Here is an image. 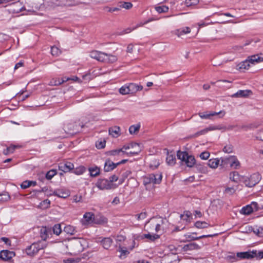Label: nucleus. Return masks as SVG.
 <instances>
[{"label": "nucleus", "instance_id": "1", "mask_svg": "<svg viewBox=\"0 0 263 263\" xmlns=\"http://www.w3.org/2000/svg\"><path fill=\"white\" fill-rule=\"evenodd\" d=\"M163 223V220L157 218L151 219L145 225V231L148 233H158L162 230V225Z\"/></svg>", "mask_w": 263, "mask_h": 263}, {"label": "nucleus", "instance_id": "2", "mask_svg": "<svg viewBox=\"0 0 263 263\" xmlns=\"http://www.w3.org/2000/svg\"><path fill=\"white\" fill-rule=\"evenodd\" d=\"M229 164L233 169H238L240 167V163L235 156H230L226 158H221L220 166L225 167Z\"/></svg>", "mask_w": 263, "mask_h": 263}, {"label": "nucleus", "instance_id": "3", "mask_svg": "<svg viewBox=\"0 0 263 263\" xmlns=\"http://www.w3.org/2000/svg\"><path fill=\"white\" fill-rule=\"evenodd\" d=\"M178 158L185 163L190 167L194 166L195 163V159L194 156L189 155L186 152L178 151L177 154Z\"/></svg>", "mask_w": 263, "mask_h": 263}, {"label": "nucleus", "instance_id": "4", "mask_svg": "<svg viewBox=\"0 0 263 263\" xmlns=\"http://www.w3.org/2000/svg\"><path fill=\"white\" fill-rule=\"evenodd\" d=\"M162 176L161 174H148L143 177V184L145 185L149 184H159L161 182Z\"/></svg>", "mask_w": 263, "mask_h": 263}, {"label": "nucleus", "instance_id": "5", "mask_svg": "<svg viewBox=\"0 0 263 263\" xmlns=\"http://www.w3.org/2000/svg\"><path fill=\"white\" fill-rule=\"evenodd\" d=\"M261 179V176L258 173L252 174L248 180H245V184L248 187H253L257 184Z\"/></svg>", "mask_w": 263, "mask_h": 263}, {"label": "nucleus", "instance_id": "6", "mask_svg": "<svg viewBox=\"0 0 263 263\" xmlns=\"http://www.w3.org/2000/svg\"><path fill=\"white\" fill-rule=\"evenodd\" d=\"M134 147H138V149L136 151H130L128 152H125L124 153V154H126L127 156H133L138 155L141 152V148L140 145L138 143H132L129 145H125L121 149H123V151H124V149L127 150Z\"/></svg>", "mask_w": 263, "mask_h": 263}, {"label": "nucleus", "instance_id": "7", "mask_svg": "<svg viewBox=\"0 0 263 263\" xmlns=\"http://www.w3.org/2000/svg\"><path fill=\"white\" fill-rule=\"evenodd\" d=\"M96 186L101 190H109L112 188V184L106 179H100L96 183Z\"/></svg>", "mask_w": 263, "mask_h": 263}, {"label": "nucleus", "instance_id": "8", "mask_svg": "<svg viewBox=\"0 0 263 263\" xmlns=\"http://www.w3.org/2000/svg\"><path fill=\"white\" fill-rule=\"evenodd\" d=\"M179 247L181 248L180 250L182 252H189L195 250H198L200 249V247L195 242H191L183 246H180Z\"/></svg>", "mask_w": 263, "mask_h": 263}, {"label": "nucleus", "instance_id": "9", "mask_svg": "<svg viewBox=\"0 0 263 263\" xmlns=\"http://www.w3.org/2000/svg\"><path fill=\"white\" fill-rule=\"evenodd\" d=\"M59 168L60 171L67 173L74 168V165L70 162H61L59 164Z\"/></svg>", "mask_w": 263, "mask_h": 263}, {"label": "nucleus", "instance_id": "10", "mask_svg": "<svg viewBox=\"0 0 263 263\" xmlns=\"http://www.w3.org/2000/svg\"><path fill=\"white\" fill-rule=\"evenodd\" d=\"M105 53L98 51L97 50L92 51L89 53V56L90 58L96 59L100 62H103L104 55Z\"/></svg>", "mask_w": 263, "mask_h": 263}, {"label": "nucleus", "instance_id": "11", "mask_svg": "<svg viewBox=\"0 0 263 263\" xmlns=\"http://www.w3.org/2000/svg\"><path fill=\"white\" fill-rule=\"evenodd\" d=\"M14 255L13 252L8 250H3L0 252V258L4 260H10Z\"/></svg>", "mask_w": 263, "mask_h": 263}, {"label": "nucleus", "instance_id": "12", "mask_svg": "<svg viewBox=\"0 0 263 263\" xmlns=\"http://www.w3.org/2000/svg\"><path fill=\"white\" fill-rule=\"evenodd\" d=\"M220 115V117H222L225 115V112L224 111H220L219 112H211L210 113H199V116L202 119H210L211 117L215 115Z\"/></svg>", "mask_w": 263, "mask_h": 263}, {"label": "nucleus", "instance_id": "13", "mask_svg": "<svg viewBox=\"0 0 263 263\" xmlns=\"http://www.w3.org/2000/svg\"><path fill=\"white\" fill-rule=\"evenodd\" d=\"M252 93L251 90H239L235 93L233 94L232 97L235 98H246Z\"/></svg>", "mask_w": 263, "mask_h": 263}, {"label": "nucleus", "instance_id": "14", "mask_svg": "<svg viewBox=\"0 0 263 263\" xmlns=\"http://www.w3.org/2000/svg\"><path fill=\"white\" fill-rule=\"evenodd\" d=\"M127 85L130 93H135L143 89L142 86L136 83H129Z\"/></svg>", "mask_w": 263, "mask_h": 263}, {"label": "nucleus", "instance_id": "15", "mask_svg": "<svg viewBox=\"0 0 263 263\" xmlns=\"http://www.w3.org/2000/svg\"><path fill=\"white\" fill-rule=\"evenodd\" d=\"M250 63L254 64L263 61V54H256L248 57Z\"/></svg>", "mask_w": 263, "mask_h": 263}, {"label": "nucleus", "instance_id": "16", "mask_svg": "<svg viewBox=\"0 0 263 263\" xmlns=\"http://www.w3.org/2000/svg\"><path fill=\"white\" fill-rule=\"evenodd\" d=\"M254 254V253L251 251L238 252L237 253V257L240 259H251L253 258Z\"/></svg>", "mask_w": 263, "mask_h": 263}, {"label": "nucleus", "instance_id": "17", "mask_svg": "<svg viewBox=\"0 0 263 263\" xmlns=\"http://www.w3.org/2000/svg\"><path fill=\"white\" fill-rule=\"evenodd\" d=\"M26 252L28 255L32 256L35 254H36L39 252V250L37 248L36 245H35V243H33L31 245L26 248Z\"/></svg>", "mask_w": 263, "mask_h": 263}, {"label": "nucleus", "instance_id": "18", "mask_svg": "<svg viewBox=\"0 0 263 263\" xmlns=\"http://www.w3.org/2000/svg\"><path fill=\"white\" fill-rule=\"evenodd\" d=\"M53 195L63 198H66L69 196L70 193L67 190H58L54 192Z\"/></svg>", "mask_w": 263, "mask_h": 263}, {"label": "nucleus", "instance_id": "19", "mask_svg": "<svg viewBox=\"0 0 263 263\" xmlns=\"http://www.w3.org/2000/svg\"><path fill=\"white\" fill-rule=\"evenodd\" d=\"M109 134L114 138H117L120 135V128L119 126H114L109 128Z\"/></svg>", "mask_w": 263, "mask_h": 263}, {"label": "nucleus", "instance_id": "20", "mask_svg": "<svg viewBox=\"0 0 263 263\" xmlns=\"http://www.w3.org/2000/svg\"><path fill=\"white\" fill-rule=\"evenodd\" d=\"M117 166V163H114L111 161L108 160L106 161L104 170L105 172H109L112 170H113L114 168H115Z\"/></svg>", "mask_w": 263, "mask_h": 263}, {"label": "nucleus", "instance_id": "21", "mask_svg": "<svg viewBox=\"0 0 263 263\" xmlns=\"http://www.w3.org/2000/svg\"><path fill=\"white\" fill-rule=\"evenodd\" d=\"M221 164V158L220 159L218 158L211 159L208 162V165L211 168H216L218 165L220 166Z\"/></svg>", "mask_w": 263, "mask_h": 263}, {"label": "nucleus", "instance_id": "22", "mask_svg": "<svg viewBox=\"0 0 263 263\" xmlns=\"http://www.w3.org/2000/svg\"><path fill=\"white\" fill-rule=\"evenodd\" d=\"M104 59L103 62H107V63H114L117 61L118 58L116 55H112L110 54H104Z\"/></svg>", "mask_w": 263, "mask_h": 263}, {"label": "nucleus", "instance_id": "23", "mask_svg": "<svg viewBox=\"0 0 263 263\" xmlns=\"http://www.w3.org/2000/svg\"><path fill=\"white\" fill-rule=\"evenodd\" d=\"M125 151L123 149H117L109 151L106 153L107 156H123L124 155Z\"/></svg>", "mask_w": 263, "mask_h": 263}, {"label": "nucleus", "instance_id": "24", "mask_svg": "<svg viewBox=\"0 0 263 263\" xmlns=\"http://www.w3.org/2000/svg\"><path fill=\"white\" fill-rule=\"evenodd\" d=\"M216 235V234H213V235H203L202 236H200L199 237H194L193 236L192 234H187L184 235V237L187 239L189 240H198L201 238H206V237H211Z\"/></svg>", "mask_w": 263, "mask_h": 263}, {"label": "nucleus", "instance_id": "25", "mask_svg": "<svg viewBox=\"0 0 263 263\" xmlns=\"http://www.w3.org/2000/svg\"><path fill=\"white\" fill-rule=\"evenodd\" d=\"M54 5L55 6H70L74 5V3L69 1L68 0H60L56 1L55 2H53Z\"/></svg>", "mask_w": 263, "mask_h": 263}, {"label": "nucleus", "instance_id": "26", "mask_svg": "<svg viewBox=\"0 0 263 263\" xmlns=\"http://www.w3.org/2000/svg\"><path fill=\"white\" fill-rule=\"evenodd\" d=\"M83 218L87 223H91L95 221L94 214L90 212L85 213Z\"/></svg>", "mask_w": 263, "mask_h": 263}, {"label": "nucleus", "instance_id": "27", "mask_svg": "<svg viewBox=\"0 0 263 263\" xmlns=\"http://www.w3.org/2000/svg\"><path fill=\"white\" fill-rule=\"evenodd\" d=\"M249 60L247 59L246 60L240 62L237 65V69L240 70L248 69L250 67Z\"/></svg>", "mask_w": 263, "mask_h": 263}, {"label": "nucleus", "instance_id": "28", "mask_svg": "<svg viewBox=\"0 0 263 263\" xmlns=\"http://www.w3.org/2000/svg\"><path fill=\"white\" fill-rule=\"evenodd\" d=\"M103 247L105 249H108L111 246L112 240L109 237L104 238L101 241Z\"/></svg>", "mask_w": 263, "mask_h": 263}, {"label": "nucleus", "instance_id": "29", "mask_svg": "<svg viewBox=\"0 0 263 263\" xmlns=\"http://www.w3.org/2000/svg\"><path fill=\"white\" fill-rule=\"evenodd\" d=\"M142 238H146L150 241H153L159 238V236L154 233L152 234V233H148V234H144L142 236Z\"/></svg>", "mask_w": 263, "mask_h": 263}, {"label": "nucleus", "instance_id": "30", "mask_svg": "<svg viewBox=\"0 0 263 263\" xmlns=\"http://www.w3.org/2000/svg\"><path fill=\"white\" fill-rule=\"evenodd\" d=\"M64 231L66 233L70 235H74L77 232L75 228L70 225L65 226L64 229Z\"/></svg>", "mask_w": 263, "mask_h": 263}, {"label": "nucleus", "instance_id": "31", "mask_svg": "<svg viewBox=\"0 0 263 263\" xmlns=\"http://www.w3.org/2000/svg\"><path fill=\"white\" fill-rule=\"evenodd\" d=\"M180 218L186 221V222H190L191 219L192 218V214L190 211H185L183 214L180 215Z\"/></svg>", "mask_w": 263, "mask_h": 263}, {"label": "nucleus", "instance_id": "32", "mask_svg": "<svg viewBox=\"0 0 263 263\" xmlns=\"http://www.w3.org/2000/svg\"><path fill=\"white\" fill-rule=\"evenodd\" d=\"M191 31V29L188 27H185L184 28H182L180 29H179L176 31V34L178 36H180L183 34H186L190 33Z\"/></svg>", "mask_w": 263, "mask_h": 263}, {"label": "nucleus", "instance_id": "33", "mask_svg": "<svg viewBox=\"0 0 263 263\" xmlns=\"http://www.w3.org/2000/svg\"><path fill=\"white\" fill-rule=\"evenodd\" d=\"M36 182L33 181H28L26 180L23 182L21 184V186L23 189H26L31 186H35Z\"/></svg>", "mask_w": 263, "mask_h": 263}, {"label": "nucleus", "instance_id": "34", "mask_svg": "<svg viewBox=\"0 0 263 263\" xmlns=\"http://www.w3.org/2000/svg\"><path fill=\"white\" fill-rule=\"evenodd\" d=\"M230 179L235 182H238L240 180V175L237 172H233L230 174Z\"/></svg>", "mask_w": 263, "mask_h": 263}, {"label": "nucleus", "instance_id": "35", "mask_svg": "<svg viewBox=\"0 0 263 263\" xmlns=\"http://www.w3.org/2000/svg\"><path fill=\"white\" fill-rule=\"evenodd\" d=\"M118 251L121 253L119 257L121 259L125 258L129 253V251L125 247H119Z\"/></svg>", "mask_w": 263, "mask_h": 263}, {"label": "nucleus", "instance_id": "36", "mask_svg": "<svg viewBox=\"0 0 263 263\" xmlns=\"http://www.w3.org/2000/svg\"><path fill=\"white\" fill-rule=\"evenodd\" d=\"M140 128V124H137L136 125H133L129 128V133L132 135L137 134Z\"/></svg>", "mask_w": 263, "mask_h": 263}, {"label": "nucleus", "instance_id": "37", "mask_svg": "<svg viewBox=\"0 0 263 263\" xmlns=\"http://www.w3.org/2000/svg\"><path fill=\"white\" fill-rule=\"evenodd\" d=\"M49 231L50 230L47 229L46 227L42 228L41 229L40 235L43 240H46L47 238L48 237V233Z\"/></svg>", "mask_w": 263, "mask_h": 263}, {"label": "nucleus", "instance_id": "38", "mask_svg": "<svg viewBox=\"0 0 263 263\" xmlns=\"http://www.w3.org/2000/svg\"><path fill=\"white\" fill-rule=\"evenodd\" d=\"M194 226L198 229H204L208 228L210 224L205 221H198L195 223Z\"/></svg>", "mask_w": 263, "mask_h": 263}, {"label": "nucleus", "instance_id": "39", "mask_svg": "<svg viewBox=\"0 0 263 263\" xmlns=\"http://www.w3.org/2000/svg\"><path fill=\"white\" fill-rule=\"evenodd\" d=\"M89 172L91 176L96 177L99 175L100 168L97 166H95L94 167H90L89 168Z\"/></svg>", "mask_w": 263, "mask_h": 263}, {"label": "nucleus", "instance_id": "40", "mask_svg": "<svg viewBox=\"0 0 263 263\" xmlns=\"http://www.w3.org/2000/svg\"><path fill=\"white\" fill-rule=\"evenodd\" d=\"M166 161L170 165H174L176 163V157L174 155H168Z\"/></svg>", "mask_w": 263, "mask_h": 263}, {"label": "nucleus", "instance_id": "41", "mask_svg": "<svg viewBox=\"0 0 263 263\" xmlns=\"http://www.w3.org/2000/svg\"><path fill=\"white\" fill-rule=\"evenodd\" d=\"M253 212L252 208L250 205H247L242 208L240 213L244 215H250Z\"/></svg>", "mask_w": 263, "mask_h": 263}, {"label": "nucleus", "instance_id": "42", "mask_svg": "<svg viewBox=\"0 0 263 263\" xmlns=\"http://www.w3.org/2000/svg\"><path fill=\"white\" fill-rule=\"evenodd\" d=\"M155 10L159 13H166V12H168L169 8H168V7H167L166 6L162 5V6H156Z\"/></svg>", "mask_w": 263, "mask_h": 263}, {"label": "nucleus", "instance_id": "43", "mask_svg": "<svg viewBox=\"0 0 263 263\" xmlns=\"http://www.w3.org/2000/svg\"><path fill=\"white\" fill-rule=\"evenodd\" d=\"M257 128V126L253 123H251L246 125H243L240 126V128L245 131H248L249 130Z\"/></svg>", "mask_w": 263, "mask_h": 263}, {"label": "nucleus", "instance_id": "44", "mask_svg": "<svg viewBox=\"0 0 263 263\" xmlns=\"http://www.w3.org/2000/svg\"><path fill=\"white\" fill-rule=\"evenodd\" d=\"M35 245H36L37 248L38 250H40L41 249H43L46 247L47 244L45 240L42 239L41 241H39L37 242H34Z\"/></svg>", "mask_w": 263, "mask_h": 263}, {"label": "nucleus", "instance_id": "45", "mask_svg": "<svg viewBox=\"0 0 263 263\" xmlns=\"http://www.w3.org/2000/svg\"><path fill=\"white\" fill-rule=\"evenodd\" d=\"M86 171V168L83 166H80L77 168H76L74 171L73 173L77 175H82L83 173H84Z\"/></svg>", "mask_w": 263, "mask_h": 263}, {"label": "nucleus", "instance_id": "46", "mask_svg": "<svg viewBox=\"0 0 263 263\" xmlns=\"http://www.w3.org/2000/svg\"><path fill=\"white\" fill-rule=\"evenodd\" d=\"M251 252L254 253V254H253V258L255 257L257 259L263 258V251H257V250H253Z\"/></svg>", "mask_w": 263, "mask_h": 263}, {"label": "nucleus", "instance_id": "47", "mask_svg": "<svg viewBox=\"0 0 263 263\" xmlns=\"http://www.w3.org/2000/svg\"><path fill=\"white\" fill-rule=\"evenodd\" d=\"M210 128V131L215 130H222L225 131L227 130V127L224 126H222L221 125H211L209 126Z\"/></svg>", "mask_w": 263, "mask_h": 263}, {"label": "nucleus", "instance_id": "48", "mask_svg": "<svg viewBox=\"0 0 263 263\" xmlns=\"http://www.w3.org/2000/svg\"><path fill=\"white\" fill-rule=\"evenodd\" d=\"M119 92H120V93L121 94H122L123 95L129 94L130 92H129V89H128V85H125L122 86L119 89Z\"/></svg>", "mask_w": 263, "mask_h": 263}, {"label": "nucleus", "instance_id": "49", "mask_svg": "<svg viewBox=\"0 0 263 263\" xmlns=\"http://www.w3.org/2000/svg\"><path fill=\"white\" fill-rule=\"evenodd\" d=\"M210 128L209 127L202 129V130H201L197 133H196L193 136V137H197L200 135H204L206 133H207L208 132H210Z\"/></svg>", "mask_w": 263, "mask_h": 263}, {"label": "nucleus", "instance_id": "50", "mask_svg": "<svg viewBox=\"0 0 263 263\" xmlns=\"http://www.w3.org/2000/svg\"><path fill=\"white\" fill-rule=\"evenodd\" d=\"M10 196L7 192H4L0 194V201L5 202L9 200Z\"/></svg>", "mask_w": 263, "mask_h": 263}, {"label": "nucleus", "instance_id": "51", "mask_svg": "<svg viewBox=\"0 0 263 263\" xmlns=\"http://www.w3.org/2000/svg\"><path fill=\"white\" fill-rule=\"evenodd\" d=\"M49 84L51 86H59L61 84V79L60 78L52 79Z\"/></svg>", "mask_w": 263, "mask_h": 263}, {"label": "nucleus", "instance_id": "52", "mask_svg": "<svg viewBox=\"0 0 263 263\" xmlns=\"http://www.w3.org/2000/svg\"><path fill=\"white\" fill-rule=\"evenodd\" d=\"M53 232L54 234L59 235L62 232L61 225L59 224H55L53 227Z\"/></svg>", "mask_w": 263, "mask_h": 263}, {"label": "nucleus", "instance_id": "53", "mask_svg": "<svg viewBox=\"0 0 263 263\" xmlns=\"http://www.w3.org/2000/svg\"><path fill=\"white\" fill-rule=\"evenodd\" d=\"M56 171L54 170H51L48 171L46 174V178L48 180H50L52 178L53 176L56 175Z\"/></svg>", "mask_w": 263, "mask_h": 263}, {"label": "nucleus", "instance_id": "54", "mask_svg": "<svg viewBox=\"0 0 263 263\" xmlns=\"http://www.w3.org/2000/svg\"><path fill=\"white\" fill-rule=\"evenodd\" d=\"M120 7L126 9H129L133 7V5L130 2L120 3Z\"/></svg>", "mask_w": 263, "mask_h": 263}, {"label": "nucleus", "instance_id": "55", "mask_svg": "<svg viewBox=\"0 0 263 263\" xmlns=\"http://www.w3.org/2000/svg\"><path fill=\"white\" fill-rule=\"evenodd\" d=\"M253 232L257 235V236L259 237L263 236V228L259 227V228H254L253 230Z\"/></svg>", "mask_w": 263, "mask_h": 263}, {"label": "nucleus", "instance_id": "56", "mask_svg": "<svg viewBox=\"0 0 263 263\" xmlns=\"http://www.w3.org/2000/svg\"><path fill=\"white\" fill-rule=\"evenodd\" d=\"M107 222V219L104 217H100L99 219H95V223L97 224H103Z\"/></svg>", "mask_w": 263, "mask_h": 263}, {"label": "nucleus", "instance_id": "57", "mask_svg": "<svg viewBox=\"0 0 263 263\" xmlns=\"http://www.w3.org/2000/svg\"><path fill=\"white\" fill-rule=\"evenodd\" d=\"M60 53V51L57 47L53 46L51 48V53L53 55H58Z\"/></svg>", "mask_w": 263, "mask_h": 263}, {"label": "nucleus", "instance_id": "58", "mask_svg": "<svg viewBox=\"0 0 263 263\" xmlns=\"http://www.w3.org/2000/svg\"><path fill=\"white\" fill-rule=\"evenodd\" d=\"M210 155V154L209 152L205 151L200 154V157L201 159L206 160L209 158Z\"/></svg>", "mask_w": 263, "mask_h": 263}, {"label": "nucleus", "instance_id": "59", "mask_svg": "<svg viewBox=\"0 0 263 263\" xmlns=\"http://www.w3.org/2000/svg\"><path fill=\"white\" fill-rule=\"evenodd\" d=\"M105 140H103V141H98L96 142V147L98 148V149H101V148H104L105 146Z\"/></svg>", "mask_w": 263, "mask_h": 263}, {"label": "nucleus", "instance_id": "60", "mask_svg": "<svg viewBox=\"0 0 263 263\" xmlns=\"http://www.w3.org/2000/svg\"><path fill=\"white\" fill-rule=\"evenodd\" d=\"M135 216L138 220H141L144 219L146 218V214L145 212H142L139 214L136 215Z\"/></svg>", "mask_w": 263, "mask_h": 263}, {"label": "nucleus", "instance_id": "61", "mask_svg": "<svg viewBox=\"0 0 263 263\" xmlns=\"http://www.w3.org/2000/svg\"><path fill=\"white\" fill-rule=\"evenodd\" d=\"M223 151L227 153H230L233 152V146L231 145H226L223 148Z\"/></svg>", "mask_w": 263, "mask_h": 263}, {"label": "nucleus", "instance_id": "62", "mask_svg": "<svg viewBox=\"0 0 263 263\" xmlns=\"http://www.w3.org/2000/svg\"><path fill=\"white\" fill-rule=\"evenodd\" d=\"M236 190L234 187H227L225 189L224 192L226 194H228L229 195H232L235 192Z\"/></svg>", "mask_w": 263, "mask_h": 263}, {"label": "nucleus", "instance_id": "63", "mask_svg": "<svg viewBox=\"0 0 263 263\" xmlns=\"http://www.w3.org/2000/svg\"><path fill=\"white\" fill-rule=\"evenodd\" d=\"M227 259L229 261H231L232 262L236 261L238 260L237 255H230L227 257Z\"/></svg>", "mask_w": 263, "mask_h": 263}, {"label": "nucleus", "instance_id": "64", "mask_svg": "<svg viewBox=\"0 0 263 263\" xmlns=\"http://www.w3.org/2000/svg\"><path fill=\"white\" fill-rule=\"evenodd\" d=\"M250 206L252 208L253 212V211H256L258 209V203L255 202H252L250 204H249Z\"/></svg>", "mask_w": 263, "mask_h": 263}]
</instances>
